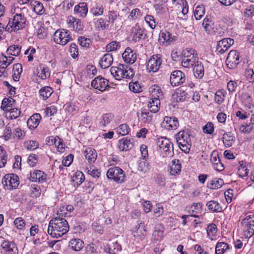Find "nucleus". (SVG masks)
<instances>
[{"label":"nucleus","mask_w":254,"mask_h":254,"mask_svg":"<svg viewBox=\"0 0 254 254\" xmlns=\"http://www.w3.org/2000/svg\"><path fill=\"white\" fill-rule=\"evenodd\" d=\"M110 72L116 80L131 79L134 75L132 68L123 64H120L118 66H112L110 68Z\"/></svg>","instance_id":"2"},{"label":"nucleus","mask_w":254,"mask_h":254,"mask_svg":"<svg viewBox=\"0 0 254 254\" xmlns=\"http://www.w3.org/2000/svg\"><path fill=\"white\" fill-rule=\"evenodd\" d=\"M182 165L178 159H174L171 161L170 166V173L172 176L179 174L181 172Z\"/></svg>","instance_id":"29"},{"label":"nucleus","mask_w":254,"mask_h":254,"mask_svg":"<svg viewBox=\"0 0 254 254\" xmlns=\"http://www.w3.org/2000/svg\"><path fill=\"white\" fill-rule=\"evenodd\" d=\"M245 16L251 17L254 15V5H250L247 6L244 11Z\"/></svg>","instance_id":"64"},{"label":"nucleus","mask_w":254,"mask_h":254,"mask_svg":"<svg viewBox=\"0 0 254 254\" xmlns=\"http://www.w3.org/2000/svg\"><path fill=\"white\" fill-rule=\"evenodd\" d=\"M176 38V36H173L169 32L167 31H162L159 34V40L163 43L172 42L175 40Z\"/></svg>","instance_id":"36"},{"label":"nucleus","mask_w":254,"mask_h":254,"mask_svg":"<svg viewBox=\"0 0 254 254\" xmlns=\"http://www.w3.org/2000/svg\"><path fill=\"white\" fill-rule=\"evenodd\" d=\"M84 242L79 239H72L69 242V247L75 251H79L84 247Z\"/></svg>","instance_id":"33"},{"label":"nucleus","mask_w":254,"mask_h":254,"mask_svg":"<svg viewBox=\"0 0 254 254\" xmlns=\"http://www.w3.org/2000/svg\"><path fill=\"white\" fill-rule=\"evenodd\" d=\"M52 144L54 143L57 147L58 151L60 153H63L65 150V145L62 139L57 136L55 138L52 137L51 139Z\"/></svg>","instance_id":"37"},{"label":"nucleus","mask_w":254,"mask_h":254,"mask_svg":"<svg viewBox=\"0 0 254 254\" xmlns=\"http://www.w3.org/2000/svg\"><path fill=\"white\" fill-rule=\"evenodd\" d=\"M235 140V136L233 135L231 132H226L223 135L222 141L226 147L231 146Z\"/></svg>","instance_id":"34"},{"label":"nucleus","mask_w":254,"mask_h":254,"mask_svg":"<svg viewBox=\"0 0 254 254\" xmlns=\"http://www.w3.org/2000/svg\"><path fill=\"white\" fill-rule=\"evenodd\" d=\"M104 10V9L102 3L92 2L89 12L94 16L98 17L103 15Z\"/></svg>","instance_id":"24"},{"label":"nucleus","mask_w":254,"mask_h":254,"mask_svg":"<svg viewBox=\"0 0 254 254\" xmlns=\"http://www.w3.org/2000/svg\"><path fill=\"white\" fill-rule=\"evenodd\" d=\"M129 88L131 91L134 93H139L142 91V87L138 81L130 82Z\"/></svg>","instance_id":"55"},{"label":"nucleus","mask_w":254,"mask_h":254,"mask_svg":"<svg viewBox=\"0 0 254 254\" xmlns=\"http://www.w3.org/2000/svg\"><path fill=\"white\" fill-rule=\"evenodd\" d=\"M144 34V29L141 28L138 24H135L131 28L130 36L132 37V40L135 42L138 41L142 38Z\"/></svg>","instance_id":"23"},{"label":"nucleus","mask_w":254,"mask_h":254,"mask_svg":"<svg viewBox=\"0 0 254 254\" xmlns=\"http://www.w3.org/2000/svg\"><path fill=\"white\" fill-rule=\"evenodd\" d=\"M190 135L188 130L180 131L176 135V141L180 149L186 153L190 152L191 146Z\"/></svg>","instance_id":"3"},{"label":"nucleus","mask_w":254,"mask_h":254,"mask_svg":"<svg viewBox=\"0 0 254 254\" xmlns=\"http://www.w3.org/2000/svg\"><path fill=\"white\" fill-rule=\"evenodd\" d=\"M2 184L5 190L15 189L19 184V177L15 174H6L2 179Z\"/></svg>","instance_id":"6"},{"label":"nucleus","mask_w":254,"mask_h":254,"mask_svg":"<svg viewBox=\"0 0 254 254\" xmlns=\"http://www.w3.org/2000/svg\"><path fill=\"white\" fill-rule=\"evenodd\" d=\"M113 115L111 114H104L100 122V126L102 127H105L107 125L109 124L113 119Z\"/></svg>","instance_id":"50"},{"label":"nucleus","mask_w":254,"mask_h":254,"mask_svg":"<svg viewBox=\"0 0 254 254\" xmlns=\"http://www.w3.org/2000/svg\"><path fill=\"white\" fill-rule=\"evenodd\" d=\"M37 70V75L42 79H46L50 76L49 68L44 65H40Z\"/></svg>","instance_id":"32"},{"label":"nucleus","mask_w":254,"mask_h":254,"mask_svg":"<svg viewBox=\"0 0 254 254\" xmlns=\"http://www.w3.org/2000/svg\"><path fill=\"white\" fill-rule=\"evenodd\" d=\"M193 66V72L194 76L198 79L202 78L204 74V69L202 63L198 61Z\"/></svg>","instance_id":"27"},{"label":"nucleus","mask_w":254,"mask_h":254,"mask_svg":"<svg viewBox=\"0 0 254 254\" xmlns=\"http://www.w3.org/2000/svg\"><path fill=\"white\" fill-rule=\"evenodd\" d=\"M84 156L88 162L90 163H93L96 160L97 154L96 151L92 148H87L84 151Z\"/></svg>","instance_id":"30"},{"label":"nucleus","mask_w":254,"mask_h":254,"mask_svg":"<svg viewBox=\"0 0 254 254\" xmlns=\"http://www.w3.org/2000/svg\"><path fill=\"white\" fill-rule=\"evenodd\" d=\"M74 12L79 16L85 17L88 12V7L86 3L80 2L74 8Z\"/></svg>","instance_id":"26"},{"label":"nucleus","mask_w":254,"mask_h":254,"mask_svg":"<svg viewBox=\"0 0 254 254\" xmlns=\"http://www.w3.org/2000/svg\"><path fill=\"white\" fill-rule=\"evenodd\" d=\"M226 92L224 89L219 90L215 93V101L218 105L222 104L225 98Z\"/></svg>","instance_id":"42"},{"label":"nucleus","mask_w":254,"mask_h":254,"mask_svg":"<svg viewBox=\"0 0 254 254\" xmlns=\"http://www.w3.org/2000/svg\"><path fill=\"white\" fill-rule=\"evenodd\" d=\"M150 92H151L152 96L158 98L162 96V92L161 88L157 85H154L150 88Z\"/></svg>","instance_id":"56"},{"label":"nucleus","mask_w":254,"mask_h":254,"mask_svg":"<svg viewBox=\"0 0 254 254\" xmlns=\"http://www.w3.org/2000/svg\"><path fill=\"white\" fill-rule=\"evenodd\" d=\"M68 28L71 30L79 31L83 30V26L80 20L73 16H68L66 20Z\"/></svg>","instance_id":"19"},{"label":"nucleus","mask_w":254,"mask_h":254,"mask_svg":"<svg viewBox=\"0 0 254 254\" xmlns=\"http://www.w3.org/2000/svg\"><path fill=\"white\" fill-rule=\"evenodd\" d=\"M157 145L166 153L167 156H172L174 154L173 146L170 141L166 137L158 139Z\"/></svg>","instance_id":"11"},{"label":"nucleus","mask_w":254,"mask_h":254,"mask_svg":"<svg viewBox=\"0 0 254 254\" xmlns=\"http://www.w3.org/2000/svg\"><path fill=\"white\" fill-rule=\"evenodd\" d=\"M164 227L162 225L156 226L152 236L155 240L159 241L163 236Z\"/></svg>","instance_id":"43"},{"label":"nucleus","mask_w":254,"mask_h":254,"mask_svg":"<svg viewBox=\"0 0 254 254\" xmlns=\"http://www.w3.org/2000/svg\"><path fill=\"white\" fill-rule=\"evenodd\" d=\"M150 110L143 109L140 114L137 113L138 118L143 123H150L152 119V115Z\"/></svg>","instance_id":"31"},{"label":"nucleus","mask_w":254,"mask_h":254,"mask_svg":"<svg viewBox=\"0 0 254 254\" xmlns=\"http://www.w3.org/2000/svg\"><path fill=\"white\" fill-rule=\"evenodd\" d=\"M245 76L250 82H254V71L252 68L246 69Z\"/></svg>","instance_id":"63"},{"label":"nucleus","mask_w":254,"mask_h":254,"mask_svg":"<svg viewBox=\"0 0 254 254\" xmlns=\"http://www.w3.org/2000/svg\"><path fill=\"white\" fill-rule=\"evenodd\" d=\"M161 125L163 127L168 130H175L177 128L179 124L177 118L166 116Z\"/></svg>","instance_id":"14"},{"label":"nucleus","mask_w":254,"mask_h":254,"mask_svg":"<svg viewBox=\"0 0 254 254\" xmlns=\"http://www.w3.org/2000/svg\"><path fill=\"white\" fill-rule=\"evenodd\" d=\"M242 101L245 106L249 108H251L253 102V98L249 93H246L242 95Z\"/></svg>","instance_id":"52"},{"label":"nucleus","mask_w":254,"mask_h":254,"mask_svg":"<svg viewBox=\"0 0 254 254\" xmlns=\"http://www.w3.org/2000/svg\"><path fill=\"white\" fill-rule=\"evenodd\" d=\"M91 86L96 89L104 91L109 87L108 80L102 77L98 76L92 81Z\"/></svg>","instance_id":"16"},{"label":"nucleus","mask_w":254,"mask_h":254,"mask_svg":"<svg viewBox=\"0 0 254 254\" xmlns=\"http://www.w3.org/2000/svg\"><path fill=\"white\" fill-rule=\"evenodd\" d=\"M160 100L159 98L154 97V99H151V101H149L148 107L150 109L151 112L155 113L159 110V105H160Z\"/></svg>","instance_id":"39"},{"label":"nucleus","mask_w":254,"mask_h":254,"mask_svg":"<svg viewBox=\"0 0 254 254\" xmlns=\"http://www.w3.org/2000/svg\"><path fill=\"white\" fill-rule=\"evenodd\" d=\"M185 80V73L179 70L173 71L170 77V84L173 86H177L183 84Z\"/></svg>","instance_id":"12"},{"label":"nucleus","mask_w":254,"mask_h":254,"mask_svg":"<svg viewBox=\"0 0 254 254\" xmlns=\"http://www.w3.org/2000/svg\"><path fill=\"white\" fill-rule=\"evenodd\" d=\"M162 56L155 54L152 56L146 63V69L149 72H156L160 68L162 63Z\"/></svg>","instance_id":"9"},{"label":"nucleus","mask_w":254,"mask_h":254,"mask_svg":"<svg viewBox=\"0 0 254 254\" xmlns=\"http://www.w3.org/2000/svg\"><path fill=\"white\" fill-rule=\"evenodd\" d=\"M234 43L233 39L224 38L218 42L217 51L221 54H223L234 44Z\"/></svg>","instance_id":"17"},{"label":"nucleus","mask_w":254,"mask_h":254,"mask_svg":"<svg viewBox=\"0 0 254 254\" xmlns=\"http://www.w3.org/2000/svg\"><path fill=\"white\" fill-rule=\"evenodd\" d=\"M1 247L4 254H18V248L12 241L3 240L1 244Z\"/></svg>","instance_id":"13"},{"label":"nucleus","mask_w":254,"mask_h":254,"mask_svg":"<svg viewBox=\"0 0 254 254\" xmlns=\"http://www.w3.org/2000/svg\"><path fill=\"white\" fill-rule=\"evenodd\" d=\"M15 227L19 230H23L26 225L25 220L22 217H18L16 218L14 222Z\"/></svg>","instance_id":"61"},{"label":"nucleus","mask_w":254,"mask_h":254,"mask_svg":"<svg viewBox=\"0 0 254 254\" xmlns=\"http://www.w3.org/2000/svg\"><path fill=\"white\" fill-rule=\"evenodd\" d=\"M34 11L39 15L43 14L45 12V9L43 4L37 1H34L33 4Z\"/></svg>","instance_id":"53"},{"label":"nucleus","mask_w":254,"mask_h":254,"mask_svg":"<svg viewBox=\"0 0 254 254\" xmlns=\"http://www.w3.org/2000/svg\"><path fill=\"white\" fill-rule=\"evenodd\" d=\"M242 224L247 237H250L254 234V220L245 219L242 221Z\"/></svg>","instance_id":"21"},{"label":"nucleus","mask_w":254,"mask_h":254,"mask_svg":"<svg viewBox=\"0 0 254 254\" xmlns=\"http://www.w3.org/2000/svg\"><path fill=\"white\" fill-rule=\"evenodd\" d=\"M53 93V89L49 86H45L39 90L40 96H41L44 100L48 99Z\"/></svg>","instance_id":"46"},{"label":"nucleus","mask_w":254,"mask_h":254,"mask_svg":"<svg viewBox=\"0 0 254 254\" xmlns=\"http://www.w3.org/2000/svg\"><path fill=\"white\" fill-rule=\"evenodd\" d=\"M118 146L122 151L130 150L133 147V139L124 137L119 140Z\"/></svg>","instance_id":"20"},{"label":"nucleus","mask_w":254,"mask_h":254,"mask_svg":"<svg viewBox=\"0 0 254 254\" xmlns=\"http://www.w3.org/2000/svg\"><path fill=\"white\" fill-rule=\"evenodd\" d=\"M113 62V56L111 54H105L101 59L99 64L102 68H107L109 67Z\"/></svg>","instance_id":"25"},{"label":"nucleus","mask_w":254,"mask_h":254,"mask_svg":"<svg viewBox=\"0 0 254 254\" xmlns=\"http://www.w3.org/2000/svg\"><path fill=\"white\" fill-rule=\"evenodd\" d=\"M145 225L143 222L140 221L135 226L132 231V234L134 238L138 241L143 240L146 235Z\"/></svg>","instance_id":"15"},{"label":"nucleus","mask_w":254,"mask_h":254,"mask_svg":"<svg viewBox=\"0 0 254 254\" xmlns=\"http://www.w3.org/2000/svg\"><path fill=\"white\" fill-rule=\"evenodd\" d=\"M217 232V228L215 224L212 223L207 226V234L210 240H213V237L216 235Z\"/></svg>","instance_id":"47"},{"label":"nucleus","mask_w":254,"mask_h":254,"mask_svg":"<svg viewBox=\"0 0 254 254\" xmlns=\"http://www.w3.org/2000/svg\"><path fill=\"white\" fill-rule=\"evenodd\" d=\"M53 40L56 44L64 46L71 40L72 38L70 32L63 29L57 30L54 33Z\"/></svg>","instance_id":"7"},{"label":"nucleus","mask_w":254,"mask_h":254,"mask_svg":"<svg viewBox=\"0 0 254 254\" xmlns=\"http://www.w3.org/2000/svg\"><path fill=\"white\" fill-rule=\"evenodd\" d=\"M29 180L32 182L42 183L47 182V175L43 171L35 170L30 173Z\"/></svg>","instance_id":"18"},{"label":"nucleus","mask_w":254,"mask_h":254,"mask_svg":"<svg viewBox=\"0 0 254 254\" xmlns=\"http://www.w3.org/2000/svg\"><path fill=\"white\" fill-rule=\"evenodd\" d=\"M5 112V116L7 118L11 120L18 118L20 115V111L17 108H9Z\"/></svg>","instance_id":"40"},{"label":"nucleus","mask_w":254,"mask_h":254,"mask_svg":"<svg viewBox=\"0 0 254 254\" xmlns=\"http://www.w3.org/2000/svg\"><path fill=\"white\" fill-rule=\"evenodd\" d=\"M107 176L108 179H112L118 183H123L126 178L124 171L118 167L110 168L107 172Z\"/></svg>","instance_id":"8"},{"label":"nucleus","mask_w":254,"mask_h":254,"mask_svg":"<svg viewBox=\"0 0 254 254\" xmlns=\"http://www.w3.org/2000/svg\"><path fill=\"white\" fill-rule=\"evenodd\" d=\"M7 155L6 151L4 150L3 147L0 146V168L4 166L6 163Z\"/></svg>","instance_id":"54"},{"label":"nucleus","mask_w":254,"mask_h":254,"mask_svg":"<svg viewBox=\"0 0 254 254\" xmlns=\"http://www.w3.org/2000/svg\"><path fill=\"white\" fill-rule=\"evenodd\" d=\"M205 8L203 5H198L195 7L194 15L196 20H199L204 15Z\"/></svg>","instance_id":"51"},{"label":"nucleus","mask_w":254,"mask_h":254,"mask_svg":"<svg viewBox=\"0 0 254 254\" xmlns=\"http://www.w3.org/2000/svg\"><path fill=\"white\" fill-rule=\"evenodd\" d=\"M84 180V175L81 172H77L73 178V181L75 182L78 186L82 184Z\"/></svg>","instance_id":"58"},{"label":"nucleus","mask_w":254,"mask_h":254,"mask_svg":"<svg viewBox=\"0 0 254 254\" xmlns=\"http://www.w3.org/2000/svg\"><path fill=\"white\" fill-rule=\"evenodd\" d=\"M120 47V44L119 42L117 41H112L106 46V50L108 52L114 51L118 50Z\"/></svg>","instance_id":"59"},{"label":"nucleus","mask_w":254,"mask_h":254,"mask_svg":"<svg viewBox=\"0 0 254 254\" xmlns=\"http://www.w3.org/2000/svg\"><path fill=\"white\" fill-rule=\"evenodd\" d=\"M124 61L127 64H132L136 60V54L129 47L126 49L122 55Z\"/></svg>","instance_id":"22"},{"label":"nucleus","mask_w":254,"mask_h":254,"mask_svg":"<svg viewBox=\"0 0 254 254\" xmlns=\"http://www.w3.org/2000/svg\"><path fill=\"white\" fill-rule=\"evenodd\" d=\"M41 117L39 114H34L28 120L27 126L29 128L34 129L39 125Z\"/></svg>","instance_id":"28"},{"label":"nucleus","mask_w":254,"mask_h":254,"mask_svg":"<svg viewBox=\"0 0 254 254\" xmlns=\"http://www.w3.org/2000/svg\"><path fill=\"white\" fill-rule=\"evenodd\" d=\"M129 128L127 124H122L117 128V132L122 135H125L128 134Z\"/></svg>","instance_id":"62"},{"label":"nucleus","mask_w":254,"mask_h":254,"mask_svg":"<svg viewBox=\"0 0 254 254\" xmlns=\"http://www.w3.org/2000/svg\"><path fill=\"white\" fill-rule=\"evenodd\" d=\"M26 19L22 13H17L12 19L9 20L6 29L8 31H17L24 27Z\"/></svg>","instance_id":"5"},{"label":"nucleus","mask_w":254,"mask_h":254,"mask_svg":"<svg viewBox=\"0 0 254 254\" xmlns=\"http://www.w3.org/2000/svg\"><path fill=\"white\" fill-rule=\"evenodd\" d=\"M119 13L116 11L109 10L108 12V22L109 24H113L115 21L117 19Z\"/></svg>","instance_id":"57"},{"label":"nucleus","mask_w":254,"mask_h":254,"mask_svg":"<svg viewBox=\"0 0 254 254\" xmlns=\"http://www.w3.org/2000/svg\"><path fill=\"white\" fill-rule=\"evenodd\" d=\"M208 209L213 212H220L222 211V207L219 202L215 200L209 201L206 203Z\"/></svg>","instance_id":"35"},{"label":"nucleus","mask_w":254,"mask_h":254,"mask_svg":"<svg viewBox=\"0 0 254 254\" xmlns=\"http://www.w3.org/2000/svg\"><path fill=\"white\" fill-rule=\"evenodd\" d=\"M13 102L14 100L12 98L3 99L2 101L1 108L3 111H7L8 108L10 107V106Z\"/></svg>","instance_id":"60"},{"label":"nucleus","mask_w":254,"mask_h":254,"mask_svg":"<svg viewBox=\"0 0 254 254\" xmlns=\"http://www.w3.org/2000/svg\"><path fill=\"white\" fill-rule=\"evenodd\" d=\"M63 216V214L60 213L59 217H54L49 222L47 231L52 237L60 238L69 230L68 223Z\"/></svg>","instance_id":"1"},{"label":"nucleus","mask_w":254,"mask_h":254,"mask_svg":"<svg viewBox=\"0 0 254 254\" xmlns=\"http://www.w3.org/2000/svg\"><path fill=\"white\" fill-rule=\"evenodd\" d=\"M182 55V65L184 67H191L198 61L197 54L192 49H186L183 51Z\"/></svg>","instance_id":"4"},{"label":"nucleus","mask_w":254,"mask_h":254,"mask_svg":"<svg viewBox=\"0 0 254 254\" xmlns=\"http://www.w3.org/2000/svg\"><path fill=\"white\" fill-rule=\"evenodd\" d=\"M138 170L143 173H145L150 169V165L149 163L146 159H142L139 161L138 164Z\"/></svg>","instance_id":"41"},{"label":"nucleus","mask_w":254,"mask_h":254,"mask_svg":"<svg viewBox=\"0 0 254 254\" xmlns=\"http://www.w3.org/2000/svg\"><path fill=\"white\" fill-rule=\"evenodd\" d=\"M240 62L239 53L236 50H231L228 54L226 60V64L230 69H234Z\"/></svg>","instance_id":"10"},{"label":"nucleus","mask_w":254,"mask_h":254,"mask_svg":"<svg viewBox=\"0 0 254 254\" xmlns=\"http://www.w3.org/2000/svg\"><path fill=\"white\" fill-rule=\"evenodd\" d=\"M95 26L98 30H104L109 28V24L108 21H105L103 18H100L95 22Z\"/></svg>","instance_id":"38"},{"label":"nucleus","mask_w":254,"mask_h":254,"mask_svg":"<svg viewBox=\"0 0 254 254\" xmlns=\"http://www.w3.org/2000/svg\"><path fill=\"white\" fill-rule=\"evenodd\" d=\"M229 249L227 243L218 242L215 247L216 254H223Z\"/></svg>","instance_id":"45"},{"label":"nucleus","mask_w":254,"mask_h":254,"mask_svg":"<svg viewBox=\"0 0 254 254\" xmlns=\"http://www.w3.org/2000/svg\"><path fill=\"white\" fill-rule=\"evenodd\" d=\"M240 164V166L238 170V174L239 176L241 178L247 177L249 173V170L246 167V163L241 162Z\"/></svg>","instance_id":"48"},{"label":"nucleus","mask_w":254,"mask_h":254,"mask_svg":"<svg viewBox=\"0 0 254 254\" xmlns=\"http://www.w3.org/2000/svg\"><path fill=\"white\" fill-rule=\"evenodd\" d=\"M223 184L224 182L222 179H214L211 181L208 187L211 189H218L220 188Z\"/></svg>","instance_id":"49"},{"label":"nucleus","mask_w":254,"mask_h":254,"mask_svg":"<svg viewBox=\"0 0 254 254\" xmlns=\"http://www.w3.org/2000/svg\"><path fill=\"white\" fill-rule=\"evenodd\" d=\"M21 46L17 45H13L9 46L6 51L7 54L13 56H18L21 51Z\"/></svg>","instance_id":"44"}]
</instances>
